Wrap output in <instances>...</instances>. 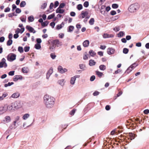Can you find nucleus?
I'll return each mask as SVG.
<instances>
[{"mask_svg":"<svg viewBox=\"0 0 149 149\" xmlns=\"http://www.w3.org/2000/svg\"><path fill=\"white\" fill-rule=\"evenodd\" d=\"M44 102L46 107L48 108H51L54 106L55 99L48 95H45L43 97Z\"/></svg>","mask_w":149,"mask_h":149,"instance_id":"nucleus-1","label":"nucleus"},{"mask_svg":"<svg viewBox=\"0 0 149 149\" xmlns=\"http://www.w3.org/2000/svg\"><path fill=\"white\" fill-rule=\"evenodd\" d=\"M139 6L138 3L131 5L128 8L129 11L131 13H134L139 8Z\"/></svg>","mask_w":149,"mask_h":149,"instance_id":"nucleus-2","label":"nucleus"},{"mask_svg":"<svg viewBox=\"0 0 149 149\" xmlns=\"http://www.w3.org/2000/svg\"><path fill=\"white\" fill-rule=\"evenodd\" d=\"M16 55L15 54L11 53L7 56V59L10 62H12L16 59Z\"/></svg>","mask_w":149,"mask_h":149,"instance_id":"nucleus-3","label":"nucleus"},{"mask_svg":"<svg viewBox=\"0 0 149 149\" xmlns=\"http://www.w3.org/2000/svg\"><path fill=\"white\" fill-rule=\"evenodd\" d=\"M7 66V63H6V60L4 58H3L0 62V68H2L3 66L6 68Z\"/></svg>","mask_w":149,"mask_h":149,"instance_id":"nucleus-4","label":"nucleus"},{"mask_svg":"<svg viewBox=\"0 0 149 149\" xmlns=\"http://www.w3.org/2000/svg\"><path fill=\"white\" fill-rule=\"evenodd\" d=\"M8 110L9 111H14L16 109L14 103H12L10 105L7 107Z\"/></svg>","mask_w":149,"mask_h":149,"instance_id":"nucleus-5","label":"nucleus"},{"mask_svg":"<svg viewBox=\"0 0 149 149\" xmlns=\"http://www.w3.org/2000/svg\"><path fill=\"white\" fill-rule=\"evenodd\" d=\"M53 43L54 45L58 47L61 46L62 45V42L60 41L58 39L54 40L53 41Z\"/></svg>","mask_w":149,"mask_h":149,"instance_id":"nucleus-6","label":"nucleus"},{"mask_svg":"<svg viewBox=\"0 0 149 149\" xmlns=\"http://www.w3.org/2000/svg\"><path fill=\"white\" fill-rule=\"evenodd\" d=\"M58 71L61 74L65 73L67 71V69H63L62 66L60 65L58 66Z\"/></svg>","mask_w":149,"mask_h":149,"instance_id":"nucleus-7","label":"nucleus"},{"mask_svg":"<svg viewBox=\"0 0 149 149\" xmlns=\"http://www.w3.org/2000/svg\"><path fill=\"white\" fill-rule=\"evenodd\" d=\"M26 28L30 32L33 33H34L36 32V31L34 30V29L30 26H26Z\"/></svg>","mask_w":149,"mask_h":149,"instance_id":"nucleus-8","label":"nucleus"},{"mask_svg":"<svg viewBox=\"0 0 149 149\" xmlns=\"http://www.w3.org/2000/svg\"><path fill=\"white\" fill-rule=\"evenodd\" d=\"M115 50L112 47H109L107 49V52L108 54L109 55L114 54Z\"/></svg>","mask_w":149,"mask_h":149,"instance_id":"nucleus-9","label":"nucleus"},{"mask_svg":"<svg viewBox=\"0 0 149 149\" xmlns=\"http://www.w3.org/2000/svg\"><path fill=\"white\" fill-rule=\"evenodd\" d=\"M14 103L16 109L21 107L22 106V104L19 101H16Z\"/></svg>","mask_w":149,"mask_h":149,"instance_id":"nucleus-10","label":"nucleus"},{"mask_svg":"<svg viewBox=\"0 0 149 149\" xmlns=\"http://www.w3.org/2000/svg\"><path fill=\"white\" fill-rule=\"evenodd\" d=\"M7 110V107L6 106L1 107L0 108V113L1 114H2Z\"/></svg>","mask_w":149,"mask_h":149,"instance_id":"nucleus-11","label":"nucleus"},{"mask_svg":"<svg viewBox=\"0 0 149 149\" xmlns=\"http://www.w3.org/2000/svg\"><path fill=\"white\" fill-rule=\"evenodd\" d=\"M22 77L20 75H15L14 77L13 78V80L14 81H17L18 80H21L22 79Z\"/></svg>","mask_w":149,"mask_h":149,"instance_id":"nucleus-12","label":"nucleus"},{"mask_svg":"<svg viewBox=\"0 0 149 149\" xmlns=\"http://www.w3.org/2000/svg\"><path fill=\"white\" fill-rule=\"evenodd\" d=\"M88 14V13L87 11H82L81 13V15H82V16H79V17L80 18H84L86 15H87Z\"/></svg>","mask_w":149,"mask_h":149,"instance_id":"nucleus-13","label":"nucleus"},{"mask_svg":"<svg viewBox=\"0 0 149 149\" xmlns=\"http://www.w3.org/2000/svg\"><path fill=\"white\" fill-rule=\"evenodd\" d=\"M89 41L88 40H86L83 43V46L85 47H87L89 46Z\"/></svg>","mask_w":149,"mask_h":149,"instance_id":"nucleus-14","label":"nucleus"},{"mask_svg":"<svg viewBox=\"0 0 149 149\" xmlns=\"http://www.w3.org/2000/svg\"><path fill=\"white\" fill-rule=\"evenodd\" d=\"M64 23L63 22L61 24L58 25L56 26V29L57 30H59L63 27L64 25Z\"/></svg>","mask_w":149,"mask_h":149,"instance_id":"nucleus-15","label":"nucleus"},{"mask_svg":"<svg viewBox=\"0 0 149 149\" xmlns=\"http://www.w3.org/2000/svg\"><path fill=\"white\" fill-rule=\"evenodd\" d=\"M20 95V93H15L13 94L10 97L13 98H17Z\"/></svg>","mask_w":149,"mask_h":149,"instance_id":"nucleus-16","label":"nucleus"},{"mask_svg":"<svg viewBox=\"0 0 149 149\" xmlns=\"http://www.w3.org/2000/svg\"><path fill=\"white\" fill-rule=\"evenodd\" d=\"M65 11V10L63 9H61L60 8H58L56 10V13H59L60 14L63 13Z\"/></svg>","mask_w":149,"mask_h":149,"instance_id":"nucleus-17","label":"nucleus"},{"mask_svg":"<svg viewBox=\"0 0 149 149\" xmlns=\"http://www.w3.org/2000/svg\"><path fill=\"white\" fill-rule=\"evenodd\" d=\"M22 72L24 73H27L29 72V69L27 67L23 68H22Z\"/></svg>","mask_w":149,"mask_h":149,"instance_id":"nucleus-18","label":"nucleus"},{"mask_svg":"<svg viewBox=\"0 0 149 149\" xmlns=\"http://www.w3.org/2000/svg\"><path fill=\"white\" fill-rule=\"evenodd\" d=\"M96 63V62L94 60L91 59L89 61V65L90 66H94Z\"/></svg>","mask_w":149,"mask_h":149,"instance_id":"nucleus-19","label":"nucleus"},{"mask_svg":"<svg viewBox=\"0 0 149 149\" xmlns=\"http://www.w3.org/2000/svg\"><path fill=\"white\" fill-rule=\"evenodd\" d=\"M129 138H128V139H130L131 140L134 139L135 137V134L132 133H129Z\"/></svg>","mask_w":149,"mask_h":149,"instance_id":"nucleus-20","label":"nucleus"},{"mask_svg":"<svg viewBox=\"0 0 149 149\" xmlns=\"http://www.w3.org/2000/svg\"><path fill=\"white\" fill-rule=\"evenodd\" d=\"M138 64H136L135 63H134L128 68V70L129 69H132L133 70L138 66Z\"/></svg>","mask_w":149,"mask_h":149,"instance_id":"nucleus-21","label":"nucleus"},{"mask_svg":"<svg viewBox=\"0 0 149 149\" xmlns=\"http://www.w3.org/2000/svg\"><path fill=\"white\" fill-rule=\"evenodd\" d=\"M5 120H3L4 122L7 123H9L11 121V118L9 116H6L5 118Z\"/></svg>","mask_w":149,"mask_h":149,"instance_id":"nucleus-22","label":"nucleus"},{"mask_svg":"<svg viewBox=\"0 0 149 149\" xmlns=\"http://www.w3.org/2000/svg\"><path fill=\"white\" fill-rule=\"evenodd\" d=\"M96 74L100 78H101L102 76L103 75V73L102 72H100L99 71H95Z\"/></svg>","mask_w":149,"mask_h":149,"instance_id":"nucleus-23","label":"nucleus"},{"mask_svg":"<svg viewBox=\"0 0 149 149\" xmlns=\"http://www.w3.org/2000/svg\"><path fill=\"white\" fill-rule=\"evenodd\" d=\"M64 79H62L61 80H59L58 81V83L59 84L62 86H63L64 84Z\"/></svg>","mask_w":149,"mask_h":149,"instance_id":"nucleus-24","label":"nucleus"},{"mask_svg":"<svg viewBox=\"0 0 149 149\" xmlns=\"http://www.w3.org/2000/svg\"><path fill=\"white\" fill-rule=\"evenodd\" d=\"M76 80L75 78L72 77L71 78L70 80V83L72 85L74 84Z\"/></svg>","mask_w":149,"mask_h":149,"instance_id":"nucleus-25","label":"nucleus"},{"mask_svg":"<svg viewBox=\"0 0 149 149\" xmlns=\"http://www.w3.org/2000/svg\"><path fill=\"white\" fill-rule=\"evenodd\" d=\"M99 68L101 70L104 71L106 69V67L104 65H101L99 66Z\"/></svg>","mask_w":149,"mask_h":149,"instance_id":"nucleus-26","label":"nucleus"},{"mask_svg":"<svg viewBox=\"0 0 149 149\" xmlns=\"http://www.w3.org/2000/svg\"><path fill=\"white\" fill-rule=\"evenodd\" d=\"M124 33L122 31H120L117 34V36L118 37H123L124 35Z\"/></svg>","mask_w":149,"mask_h":149,"instance_id":"nucleus-27","label":"nucleus"},{"mask_svg":"<svg viewBox=\"0 0 149 149\" xmlns=\"http://www.w3.org/2000/svg\"><path fill=\"white\" fill-rule=\"evenodd\" d=\"M26 3L25 1H22L20 4V6L22 8L24 7L26 5Z\"/></svg>","mask_w":149,"mask_h":149,"instance_id":"nucleus-28","label":"nucleus"},{"mask_svg":"<svg viewBox=\"0 0 149 149\" xmlns=\"http://www.w3.org/2000/svg\"><path fill=\"white\" fill-rule=\"evenodd\" d=\"M74 28V26H68V32H71L73 31Z\"/></svg>","mask_w":149,"mask_h":149,"instance_id":"nucleus-29","label":"nucleus"},{"mask_svg":"<svg viewBox=\"0 0 149 149\" xmlns=\"http://www.w3.org/2000/svg\"><path fill=\"white\" fill-rule=\"evenodd\" d=\"M89 54L91 56H93L96 55V53L93 50H90L89 52Z\"/></svg>","mask_w":149,"mask_h":149,"instance_id":"nucleus-30","label":"nucleus"},{"mask_svg":"<svg viewBox=\"0 0 149 149\" xmlns=\"http://www.w3.org/2000/svg\"><path fill=\"white\" fill-rule=\"evenodd\" d=\"M79 68L80 69L83 70H85L84 68L86 67L85 65L84 64H80L79 65Z\"/></svg>","mask_w":149,"mask_h":149,"instance_id":"nucleus-31","label":"nucleus"},{"mask_svg":"<svg viewBox=\"0 0 149 149\" xmlns=\"http://www.w3.org/2000/svg\"><path fill=\"white\" fill-rule=\"evenodd\" d=\"M29 116V115L28 113H26L23 116L22 118L24 120H26Z\"/></svg>","mask_w":149,"mask_h":149,"instance_id":"nucleus-32","label":"nucleus"},{"mask_svg":"<svg viewBox=\"0 0 149 149\" xmlns=\"http://www.w3.org/2000/svg\"><path fill=\"white\" fill-rule=\"evenodd\" d=\"M49 22L47 21H45L42 23L41 25L43 27H44L45 26H47L49 24Z\"/></svg>","mask_w":149,"mask_h":149,"instance_id":"nucleus-33","label":"nucleus"},{"mask_svg":"<svg viewBox=\"0 0 149 149\" xmlns=\"http://www.w3.org/2000/svg\"><path fill=\"white\" fill-rule=\"evenodd\" d=\"M95 22L94 19L93 18H91L89 21V24L91 25H93L94 24Z\"/></svg>","mask_w":149,"mask_h":149,"instance_id":"nucleus-34","label":"nucleus"},{"mask_svg":"<svg viewBox=\"0 0 149 149\" xmlns=\"http://www.w3.org/2000/svg\"><path fill=\"white\" fill-rule=\"evenodd\" d=\"M13 43V40L12 39H9L7 42V45L8 46H10Z\"/></svg>","mask_w":149,"mask_h":149,"instance_id":"nucleus-35","label":"nucleus"},{"mask_svg":"<svg viewBox=\"0 0 149 149\" xmlns=\"http://www.w3.org/2000/svg\"><path fill=\"white\" fill-rule=\"evenodd\" d=\"M35 48L37 49H39L41 48V46L40 44H36L35 45Z\"/></svg>","mask_w":149,"mask_h":149,"instance_id":"nucleus-36","label":"nucleus"},{"mask_svg":"<svg viewBox=\"0 0 149 149\" xmlns=\"http://www.w3.org/2000/svg\"><path fill=\"white\" fill-rule=\"evenodd\" d=\"M14 83L13 82H8V84H4V87H7L8 86H10L11 85L14 84Z\"/></svg>","mask_w":149,"mask_h":149,"instance_id":"nucleus-37","label":"nucleus"},{"mask_svg":"<svg viewBox=\"0 0 149 149\" xmlns=\"http://www.w3.org/2000/svg\"><path fill=\"white\" fill-rule=\"evenodd\" d=\"M28 20L30 22H32L34 20V17L33 16H31L28 17Z\"/></svg>","mask_w":149,"mask_h":149,"instance_id":"nucleus-38","label":"nucleus"},{"mask_svg":"<svg viewBox=\"0 0 149 149\" xmlns=\"http://www.w3.org/2000/svg\"><path fill=\"white\" fill-rule=\"evenodd\" d=\"M53 72V68H51L48 71L47 73L48 74V75L49 74V75H51L52 73Z\"/></svg>","mask_w":149,"mask_h":149,"instance_id":"nucleus-39","label":"nucleus"},{"mask_svg":"<svg viewBox=\"0 0 149 149\" xmlns=\"http://www.w3.org/2000/svg\"><path fill=\"white\" fill-rule=\"evenodd\" d=\"M55 16V14L54 13H53L48 16L47 19H52Z\"/></svg>","mask_w":149,"mask_h":149,"instance_id":"nucleus-40","label":"nucleus"},{"mask_svg":"<svg viewBox=\"0 0 149 149\" xmlns=\"http://www.w3.org/2000/svg\"><path fill=\"white\" fill-rule=\"evenodd\" d=\"M8 16L9 17H12L13 16H17V14H15L14 12L12 13H10L8 14Z\"/></svg>","mask_w":149,"mask_h":149,"instance_id":"nucleus-41","label":"nucleus"},{"mask_svg":"<svg viewBox=\"0 0 149 149\" xmlns=\"http://www.w3.org/2000/svg\"><path fill=\"white\" fill-rule=\"evenodd\" d=\"M18 51L20 53H22L23 52V49L22 47L19 46L18 47Z\"/></svg>","mask_w":149,"mask_h":149,"instance_id":"nucleus-42","label":"nucleus"},{"mask_svg":"<svg viewBox=\"0 0 149 149\" xmlns=\"http://www.w3.org/2000/svg\"><path fill=\"white\" fill-rule=\"evenodd\" d=\"M77 8L78 10H80L82 9L83 6L81 4H79L77 5Z\"/></svg>","mask_w":149,"mask_h":149,"instance_id":"nucleus-43","label":"nucleus"},{"mask_svg":"<svg viewBox=\"0 0 149 149\" xmlns=\"http://www.w3.org/2000/svg\"><path fill=\"white\" fill-rule=\"evenodd\" d=\"M16 124H13L11 125L9 127L11 129H15L16 128Z\"/></svg>","mask_w":149,"mask_h":149,"instance_id":"nucleus-44","label":"nucleus"},{"mask_svg":"<svg viewBox=\"0 0 149 149\" xmlns=\"http://www.w3.org/2000/svg\"><path fill=\"white\" fill-rule=\"evenodd\" d=\"M30 47L29 46H25L24 48V50L25 52H27L29 50Z\"/></svg>","mask_w":149,"mask_h":149,"instance_id":"nucleus-45","label":"nucleus"},{"mask_svg":"<svg viewBox=\"0 0 149 149\" xmlns=\"http://www.w3.org/2000/svg\"><path fill=\"white\" fill-rule=\"evenodd\" d=\"M128 49L126 48H123V52L125 54H127L128 53Z\"/></svg>","mask_w":149,"mask_h":149,"instance_id":"nucleus-46","label":"nucleus"},{"mask_svg":"<svg viewBox=\"0 0 149 149\" xmlns=\"http://www.w3.org/2000/svg\"><path fill=\"white\" fill-rule=\"evenodd\" d=\"M47 6V3H45L42 4L41 6V8L42 9H44Z\"/></svg>","mask_w":149,"mask_h":149,"instance_id":"nucleus-47","label":"nucleus"},{"mask_svg":"<svg viewBox=\"0 0 149 149\" xmlns=\"http://www.w3.org/2000/svg\"><path fill=\"white\" fill-rule=\"evenodd\" d=\"M65 4L64 3H61L60 4L58 8H63L65 6Z\"/></svg>","mask_w":149,"mask_h":149,"instance_id":"nucleus-48","label":"nucleus"},{"mask_svg":"<svg viewBox=\"0 0 149 149\" xmlns=\"http://www.w3.org/2000/svg\"><path fill=\"white\" fill-rule=\"evenodd\" d=\"M112 8H118V5L117 4L114 3L112 4Z\"/></svg>","mask_w":149,"mask_h":149,"instance_id":"nucleus-49","label":"nucleus"},{"mask_svg":"<svg viewBox=\"0 0 149 149\" xmlns=\"http://www.w3.org/2000/svg\"><path fill=\"white\" fill-rule=\"evenodd\" d=\"M89 6V2L88 1H85L84 3V6L86 8H87Z\"/></svg>","mask_w":149,"mask_h":149,"instance_id":"nucleus-50","label":"nucleus"},{"mask_svg":"<svg viewBox=\"0 0 149 149\" xmlns=\"http://www.w3.org/2000/svg\"><path fill=\"white\" fill-rule=\"evenodd\" d=\"M50 57L53 59H54L55 58L56 56L53 53H51L50 54Z\"/></svg>","mask_w":149,"mask_h":149,"instance_id":"nucleus-51","label":"nucleus"},{"mask_svg":"<svg viewBox=\"0 0 149 149\" xmlns=\"http://www.w3.org/2000/svg\"><path fill=\"white\" fill-rule=\"evenodd\" d=\"M76 110L75 109H73L70 113V114L72 116L73 115L75 112Z\"/></svg>","mask_w":149,"mask_h":149,"instance_id":"nucleus-52","label":"nucleus"},{"mask_svg":"<svg viewBox=\"0 0 149 149\" xmlns=\"http://www.w3.org/2000/svg\"><path fill=\"white\" fill-rule=\"evenodd\" d=\"M120 30V27L119 26H117L114 28L113 29V30L117 32L119 31Z\"/></svg>","mask_w":149,"mask_h":149,"instance_id":"nucleus-53","label":"nucleus"},{"mask_svg":"<svg viewBox=\"0 0 149 149\" xmlns=\"http://www.w3.org/2000/svg\"><path fill=\"white\" fill-rule=\"evenodd\" d=\"M100 92L97 91H95L93 93V95L94 96H96L99 95Z\"/></svg>","mask_w":149,"mask_h":149,"instance_id":"nucleus-54","label":"nucleus"},{"mask_svg":"<svg viewBox=\"0 0 149 149\" xmlns=\"http://www.w3.org/2000/svg\"><path fill=\"white\" fill-rule=\"evenodd\" d=\"M95 76L92 75L91 77L90 80L91 81H93L95 79Z\"/></svg>","mask_w":149,"mask_h":149,"instance_id":"nucleus-55","label":"nucleus"},{"mask_svg":"<svg viewBox=\"0 0 149 149\" xmlns=\"http://www.w3.org/2000/svg\"><path fill=\"white\" fill-rule=\"evenodd\" d=\"M109 35L107 33H104L103 35V38H109Z\"/></svg>","mask_w":149,"mask_h":149,"instance_id":"nucleus-56","label":"nucleus"},{"mask_svg":"<svg viewBox=\"0 0 149 149\" xmlns=\"http://www.w3.org/2000/svg\"><path fill=\"white\" fill-rule=\"evenodd\" d=\"M21 12V10L19 9V8H16V10H15V12L16 13H20Z\"/></svg>","mask_w":149,"mask_h":149,"instance_id":"nucleus-57","label":"nucleus"},{"mask_svg":"<svg viewBox=\"0 0 149 149\" xmlns=\"http://www.w3.org/2000/svg\"><path fill=\"white\" fill-rule=\"evenodd\" d=\"M15 71H10L8 73V75L10 76H13L14 74Z\"/></svg>","mask_w":149,"mask_h":149,"instance_id":"nucleus-58","label":"nucleus"},{"mask_svg":"<svg viewBox=\"0 0 149 149\" xmlns=\"http://www.w3.org/2000/svg\"><path fill=\"white\" fill-rule=\"evenodd\" d=\"M36 42L37 44H40L42 42V40L40 38H38L36 39Z\"/></svg>","mask_w":149,"mask_h":149,"instance_id":"nucleus-59","label":"nucleus"},{"mask_svg":"<svg viewBox=\"0 0 149 149\" xmlns=\"http://www.w3.org/2000/svg\"><path fill=\"white\" fill-rule=\"evenodd\" d=\"M54 45V44L52 45H51L49 47V49L51 51H53L54 48H55Z\"/></svg>","mask_w":149,"mask_h":149,"instance_id":"nucleus-60","label":"nucleus"},{"mask_svg":"<svg viewBox=\"0 0 149 149\" xmlns=\"http://www.w3.org/2000/svg\"><path fill=\"white\" fill-rule=\"evenodd\" d=\"M55 23L54 22H51V23H50L49 25H50L52 27V28H54V26L55 25Z\"/></svg>","mask_w":149,"mask_h":149,"instance_id":"nucleus-61","label":"nucleus"},{"mask_svg":"<svg viewBox=\"0 0 149 149\" xmlns=\"http://www.w3.org/2000/svg\"><path fill=\"white\" fill-rule=\"evenodd\" d=\"M8 95V94L7 93L4 92L2 96L3 97V98L4 99V98L6 97Z\"/></svg>","mask_w":149,"mask_h":149,"instance_id":"nucleus-62","label":"nucleus"},{"mask_svg":"<svg viewBox=\"0 0 149 149\" xmlns=\"http://www.w3.org/2000/svg\"><path fill=\"white\" fill-rule=\"evenodd\" d=\"M111 15H113L116 14V12L115 10H111L110 12Z\"/></svg>","mask_w":149,"mask_h":149,"instance_id":"nucleus-63","label":"nucleus"},{"mask_svg":"<svg viewBox=\"0 0 149 149\" xmlns=\"http://www.w3.org/2000/svg\"><path fill=\"white\" fill-rule=\"evenodd\" d=\"M64 34L63 33H60L58 35V37L61 38H62L64 36Z\"/></svg>","mask_w":149,"mask_h":149,"instance_id":"nucleus-64","label":"nucleus"}]
</instances>
